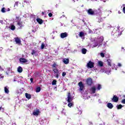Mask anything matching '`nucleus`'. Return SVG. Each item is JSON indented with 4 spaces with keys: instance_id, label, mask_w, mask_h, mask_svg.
Instances as JSON below:
<instances>
[{
    "instance_id": "f257e3e1",
    "label": "nucleus",
    "mask_w": 125,
    "mask_h": 125,
    "mask_svg": "<svg viewBox=\"0 0 125 125\" xmlns=\"http://www.w3.org/2000/svg\"><path fill=\"white\" fill-rule=\"evenodd\" d=\"M86 83L88 85V86H91V85H92V83H93L92 79L90 77L88 78L86 81Z\"/></svg>"
},
{
    "instance_id": "f03ea898",
    "label": "nucleus",
    "mask_w": 125,
    "mask_h": 125,
    "mask_svg": "<svg viewBox=\"0 0 125 125\" xmlns=\"http://www.w3.org/2000/svg\"><path fill=\"white\" fill-rule=\"evenodd\" d=\"M87 67L88 69H92V68H94V62L90 61L87 64Z\"/></svg>"
},
{
    "instance_id": "7ed1b4c3",
    "label": "nucleus",
    "mask_w": 125,
    "mask_h": 125,
    "mask_svg": "<svg viewBox=\"0 0 125 125\" xmlns=\"http://www.w3.org/2000/svg\"><path fill=\"white\" fill-rule=\"evenodd\" d=\"M53 71L56 74L55 77L57 78V79H58L59 78V75H60V73H59V71L58 69H57V68H53Z\"/></svg>"
},
{
    "instance_id": "20e7f679",
    "label": "nucleus",
    "mask_w": 125,
    "mask_h": 125,
    "mask_svg": "<svg viewBox=\"0 0 125 125\" xmlns=\"http://www.w3.org/2000/svg\"><path fill=\"white\" fill-rule=\"evenodd\" d=\"M78 85L80 87V91H83V88H84V85L83 83V82L81 81L78 83Z\"/></svg>"
},
{
    "instance_id": "39448f33",
    "label": "nucleus",
    "mask_w": 125,
    "mask_h": 125,
    "mask_svg": "<svg viewBox=\"0 0 125 125\" xmlns=\"http://www.w3.org/2000/svg\"><path fill=\"white\" fill-rule=\"evenodd\" d=\"M111 101L112 102H115L116 103L119 102V97H117V95H114L111 98Z\"/></svg>"
},
{
    "instance_id": "423d86ee",
    "label": "nucleus",
    "mask_w": 125,
    "mask_h": 125,
    "mask_svg": "<svg viewBox=\"0 0 125 125\" xmlns=\"http://www.w3.org/2000/svg\"><path fill=\"white\" fill-rule=\"evenodd\" d=\"M73 101V98L71 95V93L68 92L67 94V102L70 103Z\"/></svg>"
},
{
    "instance_id": "0eeeda50",
    "label": "nucleus",
    "mask_w": 125,
    "mask_h": 125,
    "mask_svg": "<svg viewBox=\"0 0 125 125\" xmlns=\"http://www.w3.org/2000/svg\"><path fill=\"white\" fill-rule=\"evenodd\" d=\"M68 37V33L67 32L62 33L61 34V38L62 39H64Z\"/></svg>"
},
{
    "instance_id": "6e6552de",
    "label": "nucleus",
    "mask_w": 125,
    "mask_h": 125,
    "mask_svg": "<svg viewBox=\"0 0 125 125\" xmlns=\"http://www.w3.org/2000/svg\"><path fill=\"white\" fill-rule=\"evenodd\" d=\"M15 42L17 44H21V40L18 37L15 38Z\"/></svg>"
},
{
    "instance_id": "1a4fd4ad",
    "label": "nucleus",
    "mask_w": 125,
    "mask_h": 125,
    "mask_svg": "<svg viewBox=\"0 0 125 125\" xmlns=\"http://www.w3.org/2000/svg\"><path fill=\"white\" fill-rule=\"evenodd\" d=\"M87 12L89 15H94V11L92 9H89Z\"/></svg>"
},
{
    "instance_id": "9d476101",
    "label": "nucleus",
    "mask_w": 125,
    "mask_h": 125,
    "mask_svg": "<svg viewBox=\"0 0 125 125\" xmlns=\"http://www.w3.org/2000/svg\"><path fill=\"white\" fill-rule=\"evenodd\" d=\"M17 25L20 27V29L23 27L24 25L23 24V21H19L17 22Z\"/></svg>"
},
{
    "instance_id": "9b49d317",
    "label": "nucleus",
    "mask_w": 125,
    "mask_h": 125,
    "mask_svg": "<svg viewBox=\"0 0 125 125\" xmlns=\"http://www.w3.org/2000/svg\"><path fill=\"white\" fill-rule=\"evenodd\" d=\"M91 91L92 94H94L96 91V88L95 86H93L91 88Z\"/></svg>"
},
{
    "instance_id": "f8f14e48",
    "label": "nucleus",
    "mask_w": 125,
    "mask_h": 125,
    "mask_svg": "<svg viewBox=\"0 0 125 125\" xmlns=\"http://www.w3.org/2000/svg\"><path fill=\"white\" fill-rule=\"evenodd\" d=\"M40 110L39 109H36V111H33V115L34 116H39V114H40Z\"/></svg>"
},
{
    "instance_id": "ddd939ff",
    "label": "nucleus",
    "mask_w": 125,
    "mask_h": 125,
    "mask_svg": "<svg viewBox=\"0 0 125 125\" xmlns=\"http://www.w3.org/2000/svg\"><path fill=\"white\" fill-rule=\"evenodd\" d=\"M36 21H37V22H38V23H39V24H40V25H42V23H43V20H42L40 18H37L36 19Z\"/></svg>"
},
{
    "instance_id": "4468645a",
    "label": "nucleus",
    "mask_w": 125,
    "mask_h": 125,
    "mask_svg": "<svg viewBox=\"0 0 125 125\" xmlns=\"http://www.w3.org/2000/svg\"><path fill=\"white\" fill-rule=\"evenodd\" d=\"M107 107L109 108V109H113L114 105L111 103H108L107 104Z\"/></svg>"
},
{
    "instance_id": "2eb2a0df",
    "label": "nucleus",
    "mask_w": 125,
    "mask_h": 125,
    "mask_svg": "<svg viewBox=\"0 0 125 125\" xmlns=\"http://www.w3.org/2000/svg\"><path fill=\"white\" fill-rule=\"evenodd\" d=\"M20 61L21 63H26V62H28V61L27 60H26L25 59H24V58H20Z\"/></svg>"
},
{
    "instance_id": "dca6fc26",
    "label": "nucleus",
    "mask_w": 125,
    "mask_h": 125,
    "mask_svg": "<svg viewBox=\"0 0 125 125\" xmlns=\"http://www.w3.org/2000/svg\"><path fill=\"white\" fill-rule=\"evenodd\" d=\"M4 92L7 94H8V93H9V90L8 89V86H6L5 87H4Z\"/></svg>"
},
{
    "instance_id": "f3484780",
    "label": "nucleus",
    "mask_w": 125,
    "mask_h": 125,
    "mask_svg": "<svg viewBox=\"0 0 125 125\" xmlns=\"http://www.w3.org/2000/svg\"><path fill=\"white\" fill-rule=\"evenodd\" d=\"M18 72L19 73H22V72H23V69L22 68V67H21V66L18 67Z\"/></svg>"
},
{
    "instance_id": "a211bd4d",
    "label": "nucleus",
    "mask_w": 125,
    "mask_h": 125,
    "mask_svg": "<svg viewBox=\"0 0 125 125\" xmlns=\"http://www.w3.org/2000/svg\"><path fill=\"white\" fill-rule=\"evenodd\" d=\"M25 97L27 99H31V94L25 93Z\"/></svg>"
},
{
    "instance_id": "6ab92c4d",
    "label": "nucleus",
    "mask_w": 125,
    "mask_h": 125,
    "mask_svg": "<svg viewBox=\"0 0 125 125\" xmlns=\"http://www.w3.org/2000/svg\"><path fill=\"white\" fill-rule=\"evenodd\" d=\"M63 62L66 64H69V59H64Z\"/></svg>"
},
{
    "instance_id": "aec40b11",
    "label": "nucleus",
    "mask_w": 125,
    "mask_h": 125,
    "mask_svg": "<svg viewBox=\"0 0 125 125\" xmlns=\"http://www.w3.org/2000/svg\"><path fill=\"white\" fill-rule=\"evenodd\" d=\"M87 51V50H86V49L85 48H83L82 49V53H83V54H86Z\"/></svg>"
},
{
    "instance_id": "412c9836",
    "label": "nucleus",
    "mask_w": 125,
    "mask_h": 125,
    "mask_svg": "<svg viewBox=\"0 0 125 125\" xmlns=\"http://www.w3.org/2000/svg\"><path fill=\"white\" fill-rule=\"evenodd\" d=\"M98 65L100 67H103V62L102 61H99Z\"/></svg>"
},
{
    "instance_id": "4be33fe9",
    "label": "nucleus",
    "mask_w": 125,
    "mask_h": 125,
    "mask_svg": "<svg viewBox=\"0 0 125 125\" xmlns=\"http://www.w3.org/2000/svg\"><path fill=\"white\" fill-rule=\"evenodd\" d=\"M84 33L83 32H80L79 33V37L81 38H83V37H84Z\"/></svg>"
},
{
    "instance_id": "5701e85b",
    "label": "nucleus",
    "mask_w": 125,
    "mask_h": 125,
    "mask_svg": "<svg viewBox=\"0 0 125 125\" xmlns=\"http://www.w3.org/2000/svg\"><path fill=\"white\" fill-rule=\"evenodd\" d=\"M58 65L57 64H56V62H54V63L52 65V68H56V67H58Z\"/></svg>"
},
{
    "instance_id": "b1692460",
    "label": "nucleus",
    "mask_w": 125,
    "mask_h": 125,
    "mask_svg": "<svg viewBox=\"0 0 125 125\" xmlns=\"http://www.w3.org/2000/svg\"><path fill=\"white\" fill-rule=\"evenodd\" d=\"M116 107H117V109H118V110H120V109H122V108H123V105H122V104H119V105H117L116 106Z\"/></svg>"
},
{
    "instance_id": "393cba45",
    "label": "nucleus",
    "mask_w": 125,
    "mask_h": 125,
    "mask_svg": "<svg viewBox=\"0 0 125 125\" xmlns=\"http://www.w3.org/2000/svg\"><path fill=\"white\" fill-rule=\"evenodd\" d=\"M56 83H57V81H56V80H54L52 82V85H56Z\"/></svg>"
},
{
    "instance_id": "a878e982",
    "label": "nucleus",
    "mask_w": 125,
    "mask_h": 125,
    "mask_svg": "<svg viewBox=\"0 0 125 125\" xmlns=\"http://www.w3.org/2000/svg\"><path fill=\"white\" fill-rule=\"evenodd\" d=\"M107 61L108 66H110L111 67V66H112V65L111 64V60L108 59L107 60Z\"/></svg>"
},
{
    "instance_id": "bb28decb",
    "label": "nucleus",
    "mask_w": 125,
    "mask_h": 125,
    "mask_svg": "<svg viewBox=\"0 0 125 125\" xmlns=\"http://www.w3.org/2000/svg\"><path fill=\"white\" fill-rule=\"evenodd\" d=\"M10 29L12 31H14V30H15V26L14 25H12L11 26Z\"/></svg>"
},
{
    "instance_id": "cd10ccee",
    "label": "nucleus",
    "mask_w": 125,
    "mask_h": 125,
    "mask_svg": "<svg viewBox=\"0 0 125 125\" xmlns=\"http://www.w3.org/2000/svg\"><path fill=\"white\" fill-rule=\"evenodd\" d=\"M41 87H38L36 88V92H40V91H41Z\"/></svg>"
},
{
    "instance_id": "c85d7f7f",
    "label": "nucleus",
    "mask_w": 125,
    "mask_h": 125,
    "mask_svg": "<svg viewBox=\"0 0 125 125\" xmlns=\"http://www.w3.org/2000/svg\"><path fill=\"white\" fill-rule=\"evenodd\" d=\"M1 12H2V13H4L5 12H6V11H5V8L3 7L1 10Z\"/></svg>"
},
{
    "instance_id": "c756f323",
    "label": "nucleus",
    "mask_w": 125,
    "mask_h": 125,
    "mask_svg": "<svg viewBox=\"0 0 125 125\" xmlns=\"http://www.w3.org/2000/svg\"><path fill=\"white\" fill-rule=\"evenodd\" d=\"M73 106V103L70 102L68 104V106L69 107V108H71Z\"/></svg>"
},
{
    "instance_id": "7c9ffc66",
    "label": "nucleus",
    "mask_w": 125,
    "mask_h": 125,
    "mask_svg": "<svg viewBox=\"0 0 125 125\" xmlns=\"http://www.w3.org/2000/svg\"><path fill=\"white\" fill-rule=\"evenodd\" d=\"M114 36H118V37L120 36V32H119V31H116L115 33H114Z\"/></svg>"
},
{
    "instance_id": "2f4dec72",
    "label": "nucleus",
    "mask_w": 125,
    "mask_h": 125,
    "mask_svg": "<svg viewBox=\"0 0 125 125\" xmlns=\"http://www.w3.org/2000/svg\"><path fill=\"white\" fill-rule=\"evenodd\" d=\"M45 45H44V43H42L41 45V49H43L44 48V46Z\"/></svg>"
},
{
    "instance_id": "473e14b6",
    "label": "nucleus",
    "mask_w": 125,
    "mask_h": 125,
    "mask_svg": "<svg viewBox=\"0 0 125 125\" xmlns=\"http://www.w3.org/2000/svg\"><path fill=\"white\" fill-rule=\"evenodd\" d=\"M36 53H37V51L33 50L32 52H31L32 55H34V54H36Z\"/></svg>"
},
{
    "instance_id": "72a5a7b5",
    "label": "nucleus",
    "mask_w": 125,
    "mask_h": 125,
    "mask_svg": "<svg viewBox=\"0 0 125 125\" xmlns=\"http://www.w3.org/2000/svg\"><path fill=\"white\" fill-rule=\"evenodd\" d=\"M97 89L98 90H100V89H101V85L100 84H98V87H97Z\"/></svg>"
},
{
    "instance_id": "f704fd0d",
    "label": "nucleus",
    "mask_w": 125,
    "mask_h": 125,
    "mask_svg": "<svg viewBox=\"0 0 125 125\" xmlns=\"http://www.w3.org/2000/svg\"><path fill=\"white\" fill-rule=\"evenodd\" d=\"M19 3V1L15 2V3L14 4V7H15V6H18Z\"/></svg>"
},
{
    "instance_id": "c9c22d12",
    "label": "nucleus",
    "mask_w": 125,
    "mask_h": 125,
    "mask_svg": "<svg viewBox=\"0 0 125 125\" xmlns=\"http://www.w3.org/2000/svg\"><path fill=\"white\" fill-rule=\"evenodd\" d=\"M100 55L101 57H105V54H104V53H101Z\"/></svg>"
},
{
    "instance_id": "e433bc0d",
    "label": "nucleus",
    "mask_w": 125,
    "mask_h": 125,
    "mask_svg": "<svg viewBox=\"0 0 125 125\" xmlns=\"http://www.w3.org/2000/svg\"><path fill=\"white\" fill-rule=\"evenodd\" d=\"M65 111L66 110H64V109H63L62 111V114H63L64 115H66V112H65Z\"/></svg>"
},
{
    "instance_id": "4c0bfd02",
    "label": "nucleus",
    "mask_w": 125,
    "mask_h": 125,
    "mask_svg": "<svg viewBox=\"0 0 125 125\" xmlns=\"http://www.w3.org/2000/svg\"><path fill=\"white\" fill-rule=\"evenodd\" d=\"M66 75V72H63L62 73V77H64Z\"/></svg>"
},
{
    "instance_id": "58836bf2",
    "label": "nucleus",
    "mask_w": 125,
    "mask_h": 125,
    "mask_svg": "<svg viewBox=\"0 0 125 125\" xmlns=\"http://www.w3.org/2000/svg\"><path fill=\"white\" fill-rule=\"evenodd\" d=\"M52 13H49V14H48V16H49L50 17H52Z\"/></svg>"
},
{
    "instance_id": "ea45409f",
    "label": "nucleus",
    "mask_w": 125,
    "mask_h": 125,
    "mask_svg": "<svg viewBox=\"0 0 125 125\" xmlns=\"http://www.w3.org/2000/svg\"><path fill=\"white\" fill-rule=\"evenodd\" d=\"M122 103H123V104H125V99L122 101Z\"/></svg>"
},
{
    "instance_id": "a19ab883",
    "label": "nucleus",
    "mask_w": 125,
    "mask_h": 125,
    "mask_svg": "<svg viewBox=\"0 0 125 125\" xmlns=\"http://www.w3.org/2000/svg\"><path fill=\"white\" fill-rule=\"evenodd\" d=\"M123 11L124 12V13H125V7H124L123 8Z\"/></svg>"
},
{
    "instance_id": "79ce46f5",
    "label": "nucleus",
    "mask_w": 125,
    "mask_h": 125,
    "mask_svg": "<svg viewBox=\"0 0 125 125\" xmlns=\"http://www.w3.org/2000/svg\"><path fill=\"white\" fill-rule=\"evenodd\" d=\"M30 82H31V83H33V82H34V79H33V78H31L30 79Z\"/></svg>"
},
{
    "instance_id": "37998d69",
    "label": "nucleus",
    "mask_w": 125,
    "mask_h": 125,
    "mask_svg": "<svg viewBox=\"0 0 125 125\" xmlns=\"http://www.w3.org/2000/svg\"><path fill=\"white\" fill-rule=\"evenodd\" d=\"M1 75H2V74H0V78L1 79H3V78H4V76H1Z\"/></svg>"
},
{
    "instance_id": "c03bdc74",
    "label": "nucleus",
    "mask_w": 125,
    "mask_h": 125,
    "mask_svg": "<svg viewBox=\"0 0 125 125\" xmlns=\"http://www.w3.org/2000/svg\"><path fill=\"white\" fill-rule=\"evenodd\" d=\"M118 66H119V67H122V64L119 63L118 64Z\"/></svg>"
},
{
    "instance_id": "a18cd8bd",
    "label": "nucleus",
    "mask_w": 125,
    "mask_h": 125,
    "mask_svg": "<svg viewBox=\"0 0 125 125\" xmlns=\"http://www.w3.org/2000/svg\"><path fill=\"white\" fill-rule=\"evenodd\" d=\"M99 125H105V123L103 122V123H101Z\"/></svg>"
},
{
    "instance_id": "49530a36",
    "label": "nucleus",
    "mask_w": 125,
    "mask_h": 125,
    "mask_svg": "<svg viewBox=\"0 0 125 125\" xmlns=\"http://www.w3.org/2000/svg\"><path fill=\"white\" fill-rule=\"evenodd\" d=\"M0 71H4V69L3 68H1V66L0 68Z\"/></svg>"
},
{
    "instance_id": "de8ad7c7",
    "label": "nucleus",
    "mask_w": 125,
    "mask_h": 125,
    "mask_svg": "<svg viewBox=\"0 0 125 125\" xmlns=\"http://www.w3.org/2000/svg\"><path fill=\"white\" fill-rule=\"evenodd\" d=\"M97 45H98V44L94 45V47H96V46H97Z\"/></svg>"
},
{
    "instance_id": "09e8293b",
    "label": "nucleus",
    "mask_w": 125,
    "mask_h": 125,
    "mask_svg": "<svg viewBox=\"0 0 125 125\" xmlns=\"http://www.w3.org/2000/svg\"><path fill=\"white\" fill-rule=\"evenodd\" d=\"M42 15H44V12H42Z\"/></svg>"
},
{
    "instance_id": "8fccbe9b",
    "label": "nucleus",
    "mask_w": 125,
    "mask_h": 125,
    "mask_svg": "<svg viewBox=\"0 0 125 125\" xmlns=\"http://www.w3.org/2000/svg\"><path fill=\"white\" fill-rule=\"evenodd\" d=\"M77 1H78V0H76ZM73 2H75L76 1V0H73Z\"/></svg>"
},
{
    "instance_id": "3c124183",
    "label": "nucleus",
    "mask_w": 125,
    "mask_h": 125,
    "mask_svg": "<svg viewBox=\"0 0 125 125\" xmlns=\"http://www.w3.org/2000/svg\"><path fill=\"white\" fill-rule=\"evenodd\" d=\"M1 109H2V107H0V110H1Z\"/></svg>"
},
{
    "instance_id": "603ef678",
    "label": "nucleus",
    "mask_w": 125,
    "mask_h": 125,
    "mask_svg": "<svg viewBox=\"0 0 125 125\" xmlns=\"http://www.w3.org/2000/svg\"><path fill=\"white\" fill-rule=\"evenodd\" d=\"M123 6H124V7H125V4H124L123 5Z\"/></svg>"
},
{
    "instance_id": "864d4df0",
    "label": "nucleus",
    "mask_w": 125,
    "mask_h": 125,
    "mask_svg": "<svg viewBox=\"0 0 125 125\" xmlns=\"http://www.w3.org/2000/svg\"><path fill=\"white\" fill-rule=\"evenodd\" d=\"M125 48L122 47V49H124Z\"/></svg>"
},
{
    "instance_id": "5fc2aeb1",
    "label": "nucleus",
    "mask_w": 125,
    "mask_h": 125,
    "mask_svg": "<svg viewBox=\"0 0 125 125\" xmlns=\"http://www.w3.org/2000/svg\"><path fill=\"white\" fill-rule=\"evenodd\" d=\"M0 23H1V22H2V21H0Z\"/></svg>"
},
{
    "instance_id": "6e6d98bb",
    "label": "nucleus",
    "mask_w": 125,
    "mask_h": 125,
    "mask_svg": "<svg viewBox=\"0 0 125 125\" xmlns=\"http://www.w3.org/2000/svg\"><path fill=\"white\" fill-rule=\"evenodd\" d=\"M119 13H120V11H119Z\"/></svg>"
},
{
    "instance_id": "4d7b16f0",
    "label": "nucleus",
    "mask_w": 125,
    "mask_h": 125,
    "mask_svg": "<svg viewBox=\"0 0 125 125\" xmlns=\"http://www.w3.org/2000/svg\"><path fill=\"white\" fill-rule=\"evenodd\" d=\"M119 13H120V11H119Z\"/></svg>"
},
{
    "instance_id": "13d9d810",
    "label": "nucleus",
    "mask_w": 125,
    "mask_h": 125,
    "mask_svg": "<svg viewBox=\"0 0 125 125\" xmlns=\"http://www.w3.org/2000/svg\"><path fill=\"white\" fill-rule=\"evenodd\" d=\"M17 18H19V17H18V18L17 17Z\"/></svg>"
},
{
    "instance_id": "bf43d9fd",
    "label": "nucleus",
    "mask_w": 125,
    "mask_h": 125,
    "mask_svg": "<svg viewBox=\"0 0 125 125\" xmlns=\"http://www.w3.org/2000/svg\"><path fill=\"white\" fill-rule=\"evenodd\" d=\"M122 34V32H120V34Z\"/></svg>"
},
{
    "instance_id": "052dcab7",
    "label": "nucleus",
    "mask_w": 125,
    "mask_h": 125,
    "mask_svg": "<svg viewBox=\"0 0 125 125\" xmlns=\"http://www.w3.org/2000/svg\"><path fill=\"white\" fill-rule=\"evenodd\" d=\"M99 22H100V21H98Z\"/></svg>"
},
{
    "instance_id": "680f3d73",
    "label": "nucleus",
    "mask_w": 125,
    "mask_h": 125,
    "mask_svg": "<svg viewBox=\"0 0 125 125\" xmlns=\"http://www.w3.org/2000/svg\"><path fill=\"white\" fill-rule=\"evenodd\" d=\"M1 66H0V68L1 67Z\"/></svg>"
}]
</instances>
